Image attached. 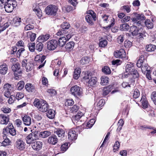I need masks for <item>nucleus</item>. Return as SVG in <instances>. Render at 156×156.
I'll return each instance as SVG.
<instances>
[{
    "mask_svg": "<svg viewBox=\"0 0 156 156\" xmlns=\"http://www.w3.org/2000/svg\"><path fill=\"white\" fill-rule=\"evenodd\" d=\"M84 80L88 83L90 86H93L96 83L97 80L95 77L92 76V73H87L85 74L83 78Z\"/></svg>",
    "mask_w": 156,
    "mask_h": 156,
    "instance_id": "f257e3e1",
    "label": "nucleus"
},
{
    "mask_svg": "<svg viewBox=\"0 0 156 156\" xmlns=\"http://www.w3.org/2000/svg\"><path fill=\"white\" fill-rule=\"evenodd\" d=\"M124 40V36L122 35L119 36L117 38V42L119 44H121Z\"/></svg>",
    "mask_w": 156,
    "mask_h": 156,
    "instance_id": "774afa93",
    "label": "nucleus"
},
{
    "mask_svg": "<svg viewBox=\"0 0 156 156\" xmlns=\"http://www.w3.org/2000/svg\"><path fill=\"white\" fill-rule=\"evenodd\" d=\"M24 86V83L23 81H20L16 85V87L18 90H22Z\"/></svg>",
    "mask_w": 156,
    "mask_h": 156,
    "instance_id": "de8ad7c7",
    "label": "nucleus"
},
{
    "mask_svg": "<svg viewBox=\"0 0 156 156\" xmlns=\"http://www.w3.org/2000/svg\"><path fill=\"white\" fill-rule=\"evenodd\" d=\"M32 9L39 18H41L42 16V12L38 5L37 4H34Z\"/></svg>",
    "mask_w": 156,
    "mask_h": 156,
    "instance_id": "dca6fc26",
    "label": "nucleus"
},
{
    "mask_svg": "<svg viewBox=\"0 0 156 156\" xmlns=\"http://www.w3.org/2000/svg\"><path fill=\"white\" fill-rule=\"evenodd\" d=\"M145 17L142 14L134 13L133 17L131 18V20L133 22H136L139 20H144Z\"/></svg>",
    "mask_w": 156,
    "mask_h": 156,
    "instance_id": "ddd939ff",
    "label": "nucleus"
},
{
    "mask_svg": "<svg viewBox=\"0 0 156 156\" xmlns=\"http://www.w3.org/2000/svg\"><path fill=\"white\" fill-rule=\"evenodd\" d=\"M89 62V58L87 57H83L80 61L81 64L83 65L88 63Z\"/></svg>",
    "mask_w": 156,
    "mask_h": 156,
    "instance_id": "09e8293b",
    "label": "nucleus"
},
{
    "mask_svg": "<svg viewBox=\"0 0 156 156\" xmlns=\"http://www.w3.org/2000/svg\"><path fill=\"white\" fill-rule=\"evenodd\" d=\"M28 55V52L25 51L23 48H21L19 49L17 52V56L18 57H20V56L26 57Z\"/></svg>",
    "mask_w": 156,
    "mask_h": 156,
    "instance_id": "393cba45",
    "label": "nucleus"
},
{
    "mask_svg": "<svg viewBox=\"0 0 156 156\" xmlns=\"http://www.w3.org/2000/svg\"><path fill=\"white\" fill-rule=\"evenodd\" d=\"M77 138V135L75 130L72 129L69 130L68 133V139L69 141H72Z\"/></svg>",
    "mask_w": 156,
    "mask_h": 156,
    "instance_id": "9b49d317",
    "label": "nucleus"
},
{
    "mask_svg": "<svg viewBox=\"0 0 156 156\" xmlns=\"http://www.w3.org/2000/svg\"><path fill=\"white\" fill-rule=\"evenodd\" d=\"M129 74L132 75L133 78H138L139 76V75L137 71L135 69Z\"/></svg>",
    "mask_w": 156,
    "mask_h": 156,
    "instance_id": "052dcab7",
    "label": "nucleus"
},
{
    "mask_svg": "<svg viewBox=\"0 0 156 156\" xmlns=\"http://www.w3.org/2000/svg\"><path fill=\"white\" fill-rule=\"evenodd\" d=\"M119 124L116 130V131L117 132H119L121 129L122 127L124 124L123 121L122 120V119H120L119 121Z\"/></svg>",
    "mask_w": 156,
    "mask_h": 156,
    "instance_id": "338daca9",
    "label": "nucleus"
},
{
    "mask_svg": "<svg viewBox=\"0 0 156 156\" xmlns=\"http://www.w3.org/2000/svg\"><path fill=\"white\" fill-rule=\"evenodd\" d=\"M129 28V26L127 23H123L121 25L120 29L121 31H127Z\"/></svg>",
    "mask_w": 156,
    "mask_h": 156,
    "instance_id": "4c0bfd02",
    "label": "nucleus"
},
{
    "mask_svg": "<svg viewBox=\"0 0 156 156\" xmlns=\"http://www.w3.org/2000/svg\"><path fill=\"white\" fill-rule=\"evenodd\" d=\"M156 48V46L153 44H149L146 46V49L148 51H154Z\"/></svg>",
    "mask_w": 156,
    "mask_h": 156,
    "instance_id": "ea45409f",
    "label": "nucleus"
},
{
    "mask_svg": "<svg viewBox=\"0 0 156 156\" xmlns=\"http://www.w3.org/2000/svg\"><path fill=\"white\" fill-rule=\"evenodd\" d=\"M70 91L72 94L76 97L80 96L82 93L80 88L77 85L72 87Z\"/></svg>",
    "mask_w": 156,
    "mask_h": 156,
    "instance_id": "0eeeda50",
    "label": "nucleus"
},
{
    "mask_svg": "<svg viewBox=\"0 0 156 156\" xmlns=\"http://www.w3.org/2000/svg\"><path fill=\"white\" fill-rule=\"evenodd\" d=\"M7 65L5 63L3 64L0 66V73L4 75L5 74L8 70Z\"/></svg>",
    "mask_w": 156,
    "mask_h": 156,
    "instance_id": "a878e982",
    "label": "nucleus"
},
{
    "mask_svg": "<svg viewBox=\"0 0 156 156\" xmlns=\"http://www.w3.org/2000/svg\"><path fill=\"white\" fill-rule=\"evenodd\" d=\"M47 92L51 96L55 95L56 94V91L52 88L48 89Z\"/></svg>",
    "mask_w": 156,
    "mask_h": 156,
    "instance_id": "e2e57ef3",
    "label": "nucleus"
},
{
    "mask_svg": "<svg viewBox=\"0 0 156 156\" xmlns=\"http://www.w3.org/2000/svg\"><path fill=\"white\" fill-rule=\"evenodd\" d=\"M17 5V3L15 0H9L4 6L5 11L9 13L12 12Z\"/></svg>",
    "mask_w": 156,
    "mask_h": 156,
    "instance_id": "f03ea898",
    "label": "nucleus"
},
{
    "mask_svg": "<svg viewBox=\"0 0 156 156\" xmlns=\"http://www.w3.org/2000/svg\"><path fill=\"white\" fill-rule=\"evenodd\" d=\"M101 79V83L103 85H105L107 84L109 80V78L107 76H102Z\"/></svg>",
    "mask_w": 156,
    "mask_h": 156,
    "instance_id": "72a5a7b5",
    "label": "nucleus"
},
{
    "mask_svg": "<svg viewBox=\"0 0 156 156\" xmlns=\"http://www.w3.org/2000/svg\"><path fill=\"white\" fill-rule=\"evenodd\" d=\"M68 33L67 30H65L64 29H61L59 30L57 33V35L58 36L64 35V36Z\"/></svg>",
    "mask_w": 156,
    "mask_h": 156,
    "instance_id": "8fccbe9b",
    "label": "nucleus"
},
{
    "mask_svg": "<svg viewBox=\"0 0 156 156\" xmlns=\"http://www.w3.org/2000/svg\"><path fill=\"white\" fill-rule=\"evenodd\" d=\"M79 107L76 105H74L73 106L70 107L69 109L71 113H74L76 112L79 110Z\"/></svg>",
    "mask_w": 156,
    "mask_h": 156,
    "instance_id": "c03bdc74",
    "label": "nucleus"
},
{
    "mask_svg": "<svg viewBox=\"0 0 156 156\" xmlns=\"http://www.w3.org/2000/svg\"><path fill=\"white\" fill-rule=\"evenodd\" d=\"M9 120V115L4 114H0V123L2 124H7Z\"/></svg>",
    "mask_w": 156,
    "mask_h": 156,
    "instance_id": "f8f14e48",
    "label": "nucleus"
},
{
    "mask_svg": "<svg viewBox=\"0 0 156 156\" xmlns=\"http://www.w3.org/2000/svg\"><path fill=\"white\" fill-rule=\"evenodd\" d=\"M88 14L86 16L85 19L87 23L92 25L94 24L93 21H95L97 20L96 13L93 11H88Z\"/></svg>",
    "mask_w": 156,
    "mask_h": 156,
    "instance_id": "7ed1b4c3",
    "label": "nucleus"
},
{
    "mask_svg": "<svg viewBox=\"0 0 156 156\" xmlns=\"http://www.w3.org/2000/svg\"><path fill=\"white\" fill-rule=\"evenodd\" d=\"M151 98L154 104L156 105V91H154L152 93Z\"/></svg>",
    "mask_w": 156,
    "mask_h": 156,
    "instance_id": "bf43d9fd",
    "label": "nucleus"
},
{
    "mask_svg": "<svg viewBox=\"0 0 156 156\" xmlns=\"http://www.w3.org/2000/svg\"><path fill=\"white\" fill-rule=\"evenodd\" d=\"M130 8V5H126L122 6L120 9L124 11H126L127 13H129L131 11Z\"/></svg>",
    "mask_w": 156,
    "mask_h": 156,
    "instance_id": "79ce46f5",
    "label": "nucleus"
},
{
    "mask_svg": "<svg viewBox=\"0 0 156 156\" xmlns=\"http://www.w3.org/2000/svg\"><path fill=\"white\" fill-rule=\"evenodd\" d=\"M111 90L109 87H104L102 89V94L103 96H105L107 95L111 92Z\"/></svg>",
    "mask_w": 156,
    "mask_h": 156,
    "instance_id": "49530a36",
    "label": "nucleus"
},
{
    "mask_svg": "<svg viewBox=\"0 0 156 156\" xmlns=\"http://www.w3.org/2000/svg\"><path fill=\"white\" fill-rule=\"evenodd\" d=\"M27 35L30 36V40L31 41H33L36 37V34L35 33H32L30 32L27 33Z\"/></svg>",
    "mask_w": 156,
    "mask_h": 156,
    "instance_id": "3c124183",
    "label": "nucleus"
},
{
    "mask_svg": "<svg viewBox=\"0 0 156 156\" xmlns=\"http://www.w3.org/2000/svg\"><path fill=\"white\" fill-rule=\"evenodd\" d=\"M1 110L5 113H8L11 111V109L8 107H4L1 108Z\"/></svg>",
    "mask_w": 156,
    "mask_h": 156,
    "instance_id": "13d9d810",
    "label": "nucleus"
},
{
    "mask_svg": "<svg viewBox=\"0 0 156 156\" xmlns=\"http://www.w3.org/2000/svg\"><path fill=\"white\" fill-rule=\"evenodd\" d=\"M41 106V107L38 109L39 111L41 112H44L48 111V105L46 101H44Z\"/></svg>",
    "mask_w": 156,
    "mask_h": 156,
    "instance_id": "412c9836",
    "label": "nucleus"
},
{
    "mask_svg": "<svg viewBox=\"0 0 156 156\" xmlns=\"http://www.w3.org/2000/svg\"><path fill=\"white\" fill-rule=\"evenodd\" d=\"M58 139L57 136L54 135H52L48 139V142L50 144L55 145L58 142Z\"/></svg>",
    "mask_w": 156,
    "mask_h": 156,
    "instance_id": "aec40b11",
    "label": "nucleus"
},
{
    "mask_svg": "<svg viewBox=\"0 0 156 156\" xmlns=\"http://www.w3.org/2000/svg\"><path fill=\"white\" fill-rule=\"evenodd\" d=\"M120 146V144L119 142L118 141H116L113 147V150L114 152H115L116 151L118 150Z\"/></svg>",
    "mask_w": 156,
    "mask_h": 156,
    "instance_id": "4d7b16f0",
    "label": "nucleus"
},
{
    "mask_svg": "<svg viewBox=\"0 0 156 156\" xmlns=\"http://www.w3.org/2000/svg\"><path fill=\"white\" fill-rule=\"evenodd\" d=\"M8 126H9L8 129H9V132L11 135L16 137L20 135L18 133L16 132L15 129L12 125H9Z\"/></svg>",
    "mask_w": 156,
    "mask_h": 156,
    "instance_id": "f3484780",
    "label": "nucleus"
},
{
    "mask_svg": "<svg viewBox=\"0 0 156 156\" xmlns=\"http://www.w3.org/2000/svg\"><path fill=\"white\" fill-rule=\"evenodd\" d=\"M25 143L21 139H18L15 144L16 148L20 151H23L25 149Z\"/></svg>",
    "mask_w": 156,
    "mask_h": 156,
    "instance_id": "1a4fd4ad",
    "label": "nucleus"
},
{
    "mask_svg": "<svg viewBox=\"0 0 156 156\" xmlns=\"http://www.w3.org/2000/svg\"><path fill=\"white\" fill-rule=\"evenodd\" d=\"M51 134L50 132L48 131H44L41 132L39 134L40 137L42 138L47 137Z\"/></svg>",
    "mask_w": 156,
    "mask_h": 156,
    "instance_id": "c756f323",
    "label": "nucleus"
},
{
    "mask_svg": "<svg viewBox=\"0 0 156 156\" xmlns=\"http://www.w3.org/2000/svg\"><path fill=\"white\" fill-rule=\"evenodd\" d=\"M38 139L37 132L34 131L27 136L26 138V142L28 144H30Z\"/></svg>",
    "mask_w": 156,
    "mask_h": 156,
    "instance_id": "20e7f679",
    "label": "nucleus"
},
{
    "mask_svg": "<svg viewBox=\"0 0 156 156\" xmlns=\"http://www.w3.org/2000/svg\"><path fill=\"white\" fill-rule=\"evenodd\" d=\"M51 37L49 34H46L42 35L38 37L37 39L38 42H44L48 40Z\"/></svg>",
    "mask_w": 156,
    "mask_h": 156,
    "instance_id": "5701e85b",
    "label": "nucleus"
},
{
    "mask_svg": "<svg viewBox=\"0 0 156 156\" xmlns=\"http://www.w3.org/2000/svg\"><path fill=\"white\" fill-rule=\"evenodd\" d=\"M74 45V42L73 41H70L66 44L65 48L67 51H70L73 50Z\"/></svg>",
    "mask_w": 156,
    "mask_h": 156,
    "instance_id": "473e14b6",
    "label": "nucleus"
},
{
    "mask_svg": "<svg viewBox=\"0 0 156 156\" xmlns=\"http://www.w3.org/2000/svg\"><path fill=\"white\" fill-rule=\"evenodd\" d=\"M43 101H40L39 99L36 98L35 99L33 103L34 105L36 107L38 110L39 108L41 107V104L42 103Z\"/></svg>",
    "mask_w": 156,
    "mask_h": 156,
    "instance_id": "c9c22d12",
    "label": "nucleus"
},
{
    "mask_svg": "<svg viewBox=\"0 0 156 156\" xmlns=\"http://www.w3.org/2000/svg\"><path fill=\"white\" fill-rule=\"evenodd\" d=\"M42 143L41 142H35L32 143V147L34 150L38 151L42 148Z\"/></svg>",
    "mask_w": 156,
    "mask_h": 156,
    "instance_id": "a211bd4d",
    "label": "nucleus"
},
{
    "mask_svg": "<svg viewBox=\"0 0 156 156\" xmlns=\"http://www.w3.org/2000/svg\"><path fill=\"white\" fill-rule=\"evenodd\" d=\"M22 120L24 124L25 125L29 126L31 123V117L28 115H25L22 118Z\"/></svg>",
    "mask_w": 156,
    "mask_h": 156,
    "instance_id": "b1692460",
    "label": "nucleus"
},
{
    "mask_svg": "<svg viewBox=\"0 0 156 156\" xmlns=\"http://www.w3.org/2000/svg\"><path fill=\"white\" fill-rule=\"evenodd\" d=\"M146 27L148 29H151L153 28V24L150 20H146L144 22Z\"/></svg>",
    "mask_w": 156,
    "mask_h": 156,
    "instance_id": "58836bf2",
    "label": "nucleus"
},
{
    "mask_svg": "<svg viewBox=\"0 0 156 156\" xmlns=\"http://www.w3.org/2000/svg\"><path fill=\"white\" fill-rule=\"evenodd\" d=\"M47 43V48L50 50H54L58 44V41L54 39L48 41Z\"/></svg>",
    "mask_w": 156,
    "mask_h": 156,
    "instance_id": "6e6552de",
    "label": "nucleus"
},
{
    "mask_svg": "<svg viewBox=\"0 0 156 156\" xmlns=\"http://www.w3.org/2000/svg\"><path fill=\"white\" fill-rule=\"evenodd\" d=\"M12 69L14 72V74L15 76H17L18 74H20L21 73L20 65L18 62L13 64L12 66Z\"/></svg>",
    "mask_w": 156,
    "mask_h": 156,
    "instance_id": "9d476101",
    "label": "nucleus"
},
{
    "mask_svg": "<svg viewBox=\"0 0 156 156\" xmlns=\"http://www.w3.org/2000/svg\"><path fill=\"white\" fill-rule=\"evenodd\" d=\"M39 42L37 44L36 47H35V49L39 51H41L43 48V44L42 43V42Z\"/></svg>",
    "mask_w": 156,
    "mask_h": 156,
    "instance_id": "37998d69",
    "label": "nucleus"
},
{
    "mask_svg": "<svg viewBox=\"0 0 156 156\" xmlns=\"http://www.w3.org/2000/svg\"><path fill=\"white\" fill-rule=\"evenodd\" d=\"M61 27L63 29H67L70 27V25L69 23L65 22L61 24Z\"/></svg>",
    "mask_w": 156,
    "mask_h": 156,
    "instance_id": "864d4df0",
    "label": "nucleus"
},
{
    "mask_svg": "<svg viewBox=\"0 0 156 156\" xmlns=\"http://www.w3.org/2000/svg\"><path fill=\"white\" fill-rule=\"evenodd\" d=\"M5 90L4 95L5 97L7 98H9L11 96V93L13 90V88L12 86L9 83L5 84L3 87Z\"/></svg>",
    "mask_w": 156,
    "mask_h": 156,
    "instance_id": "39448f33",
    "label": "nucleus"
},
{
    "mask_svg": "<svg viewBox=\"0 0 156 156\" xmlns=\"http://www.w3.org/2000/svg\"><path fill=\"white\" fill-rule=\"evenodd\" d=\"M148 64L146 63L145 61L143 63V65L141 67V69L142 73H145L146 71L148 70Z\"/></svg>",
    "mask_w": 156,
    "mask_h": 156,
    "instance_id": "a19ab883",
    "label": "nucleus"
},
{
    "mask_svg": "<svg viewBox=\"0 0 156 156\" xmlns=\"http://www.w3.org/2000/svg\"><path fill=\"white\" fill-rule=\"evenodd\" d=\"M25 88L28 92H34L35 90L34 86L32 84L28 83L25 85Z\"/></svg>",
    "mask_w": 156,
    "mask_h": 156,
    "instance_id": "c85d7f7f",
    "label": "nucleus"
},
{
    "mask_svg": "<svg viewBox=\"0 0 156 156\" xmlns=\"http://www.w3.org/2000/svg\"><path fill=\"white\" fill-rule=\"evenodd\" d=\"M107 44V41L105 40H101L100 41L99 46L101 47H105Z\"/></svg>",
    "mask_w": 156,
    "mask_h": 156,
    "instance_id": "6e6d98bb",
    "label": "nucleus"
},
{
    "mask_svg": "<svg viewBox=\"0 0 156 156\" xmlns=\"http://www.w3.org/2000/svg\"><path fill=\"white\" fill-rule=\"evenodd\" d=\"M142 100V105L143 107L145 108H147L148 106V101L146 100L144 97H142L141 99V101Z\"/></svg>",
    "mask_w": 156,
    "mask_h": 156,
    "instance_id": "5fc2aeb1",
    "label": "nucleus"
},
{
    "mask_svg": "<svg viewBox=\"0 0 156 156\" xmlns=\"http://www.w3.org/2000/svg\"><path fill=\"white\" fill-rule=\"evenodd\" d=\"M145 60L144 59V57L143 56L141 55L140 58L137 61L136 65L138 67H141L143 63Z\"/></svg>",
    "mask_w": 156,
    "mask_h": 156,
    "instance_id": "e433bc0d",
    "label": "nucleus"
},
{
    "mask_svg": "<svg viewBox=\"0 0 156 156\" xmlns=\"http://www.w3.org/2000/svg\"><path fill=\"white\" fill-rule=\"evenodd\" d=\"M68 144L67 143H65L64 144L62 145L61 147V151L64 152L66 151L68 148Z\"/></svg>",
    "mask_w": 156,
    "mask_h": 156,
    "instance_id": "680f3d73",
    "label": "nucleus"
},
{
    "mask_svg": "<svg viewBox=\"0 0 156 156\" xmlns=\"http://www.w3.org/2000/svg\"><path fill=\"white\" fill-rule=\"evenodd\" d=\"M14 24L15 27H18L21 25L22 24H25V23H24L23 19L19 17H16L14 20Z\"/></svg>",
    "mask_w": 156,
    "mask_h": 156,
    "instance_id": "6ab92c4d",
    "label": "nucleus"
},
{
    "mask_svg": "<svg viewBox=\"0 0 156 156\" xmlns=\"http://www.w3.org/2000/svg\"><path fill=\"white\" fill-rule=\"evenodd\" d=\"M114 55L116 58H126V54L125 51L121 49L115 51L114 53Z\"/></svg>",
    "mask_w": 156,
    "mask_h": 156,
    "instance_id": "4468645a",
    "label": "nucleus"
},
{
    "mask_svg": "<svg viewBox=\"0 0 156 156\" xmlns=\"http://www.w3.org/2000/svg\"><path fill=\"white\" fill-rule=\"evenodd\" d=\"M103 72L106 74H109L111 73V70L109 67L107 66H105L102 69Z\"/></svg>",
    "mask_w": 156,
    "mask_h": 156,
    "instance_id": "a18cd8bd",
    "label": "nucleus"
},
{
    "mask_svg": "<svg viewBox=\"0 0 156 156\" xmlns=\"http://www.w3.org/2000/svg\"><path fill=\"white\" fill-rule=\"evenodd\" d=\"M11 141L8 138L5 139L2 143V146H7L9 144Z\"/></svg>",
    "mask_w": 156,
    "mask_h": 156,
    "instance_id": "0e129e2a",
    "label": "nucleus"
},
{
    "mask_svg": "<svg viewBox=\"0 0 156 156\" xmlns=\"http://www.w3.org/2000/svg\"><path fill=\"white\" fill-rule=\"evenodd\" d=\"M57 7L54 5H50L48 6L45 9L46 13L48 15H55L57 10Z\"/></svg>",
    "mask_w": 156,
    "mask_h": 156,
    "instance_id": "423d86ee",
    "label": "nucleus"
},
{
    "mask_svg": "<svg viewBox=\"0 0 156 156\" xmlns=\"http://www.w3.org/2000/svg\"><path fill=\"white\" fill-rule=\"evenodd\" d=\"M33 66L34 65L32 63H30V62L28 63L27 65L25 67L26 71L28 72L31 70L33 69Z\"/></svg>",
    "mask_w": 156,
    "mask_h": 156,
    "instance_id": "603ef678",
    "label": "nucleus"
},
{
    "mask_svg": "<svg viewBox=\"0 0 156 156\" xmlns=\"http://www.w3.org/2000/svg\"><path fill=\"white\" fill-rule=\"evenodd\" d=\"M130 32L133 36H136L139 34V28L135 25H133L130 28Z\"/></svg>",
    "mask_w": 156,
    "mask_h": 156,
    "instance_id": "4be33fe9",
    "label": "nucleus"
},
{
    "mask_svg": "<svg viewBox=\"0 0 156 156\" xmlns=\"http://www.w3.org/2000/svg\"><path fill=\"white\" fill-rule=\"evenodd\" d=\"M134 69V67L133 64L129 63L127 64L126 66V73L128 74H125L124 76L125 77H128V75H129L130 73H131L132 71Z\"/></svg>",
    "mask_w": 156,
    "mask_h": 156,
    "instance_id": "2eb2a0df",
    "label": "nucleus"
},
{
    "mask_svg": "<svg viewBox=\"0 0 156 156\" xmlns=\"http://www.w3.org/2000/svg\"><path fill=\"white\" fill-rule=\"evenodd\" d=\"M55 133L57 134L59 137H62L64 136L65 132L63 130L58 129L55 132Z\"/></svg>",
    "mask_w": 156,
    "mask_h": 156,
    "instance_id": "f704fd0d",
    "label": "nucleus"
},
{
    "mask_svg": "<svg viewBox=\"0 0 156 156\" xmlns=\"http://www.w3.org/2000/svg\"><path fill=\"white\" fill-rule=\"evenodd\" d=\"M140 93L139 90L137 89H135L133 93V98H137L139 97L140 96Z\"/></svg>",
    "mask_w": 156,
    "mask_h": 156,
    "instance_id": "69168bd1",
    "label": "nucleus"
},
{
    "mask_svg": "<svg viewBox=\"0 0 156 156\" xmlns=\"http://www.w3.org/2000/svg\"><path fill=\"white\" fill-rule=\"evenodd\" d=\"M81 69L80 68L76 69L74 72L73 78L76 80L78 79L80 76L81 73Z\"/></svg>",
    "mask_w": 156,
    "mask_h": 156,
    "instance_id": "2f4dec72",
    "label": "nucleus"
},
{
    "mask_svg": "<svg viewBox=\"0 0 156 156\" xmlns=\"http://www.w3.org/2000/svg\"><path fill=\"white\" fill-rule=\"evenodd\" d=\"M84 114L81 112H79L77 114L72 117V120L73 122L79 121L83 116Z\"/></svg>",
    "mask_w": 156,
    "mask_h": 156,
    "instance_id": "bb28decb",
    "label": "nucleus"
},
{
    "mask_svg": "<svg viewBox=\"0 0 156 156\" xmlns=\"http://www.w3.org/2000/svg\"><path fill=\"white\" fill-rule=\"evenodd\" d=\"M47 113V116L50 119H53L55 116V111L51 109H49L48 110Z\"/></svg>",
    "mask_w": 156,
    "mask_h": 156,
    "instance_id": "7c9ffc66",
    "label": "nucleus"
},
{
    "mask_svg": "<svg viewBox=\"0 0 156 156\" xmlns=\"http://www.w3.org/2000/svg\"><path fill=\"white\" fill-rule=\"evenodd\" d=\"M58 45L61 47H63L66 44L67 39L65 36L60 37L58 40Z\"/></svg>",
    "mask_w": 156,
    "mask_h": 156,
    "instance_id": "cd10ccee",
    "label": "nucleus"
}]
</instances>
